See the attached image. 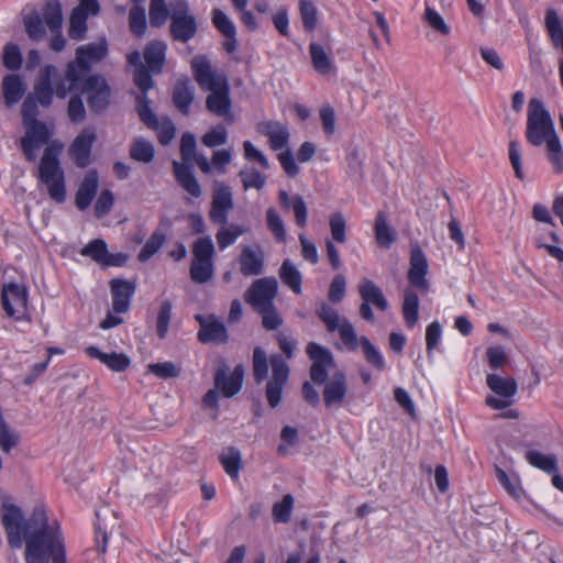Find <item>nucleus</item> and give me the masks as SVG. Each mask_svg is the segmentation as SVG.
I'll list each match as a JSON object with an SVG mask.
<instances>
[{
  "label": "nucleus",
  "mask_w": 563,
  "mask_h": 563,
  "mask_svg": "<svg viewBox=\"0 0 563 563\" xmlns=\"http://www.w3.org/2000/svg\"><path fill=\"white\" fill-rule=\"evenodd\" d=\"M1 522L11 549H20L25 540V563H67L59 525L48 523L43 506L33 509L25 519L20 507L4 503L1 506Z\"/></svg>",
  "instance_id": "nucleus-1"
},
{
  "label": "nucleus",
  "mask_w": 563,
  "mask_h": 563,
  "mask_svg": "<svg viewBox=\"0 0 563 563\" xmlns=\"http://www.w3.org/2000/svg\"><path fill=\"white\" fill-rule=\"evenodd\" d=\"M23 128L25 132L19 141L22 154L27 162H35L37 151L46 145L40 158L35 176L38 183L46 187L48 197L53 201L56 203L65 202V172L59 159L64 145L56 140L49 142L54 134V125L47 124L44 121H37L23 124Z\"/></svg>",
  "instance_id": "nucleus-2"
},
{
  "label": "nucleus",
  "mask_w": 563,
  "mask_h": 563,
  "mask_svg": "<svg viewBox=\"0 0 563 563\" xmlns=\"http://www.w3.org/2000/svg\"><path fill=\"white\" fill-rule=\"evenodd\" d=\"M526 139L533 146L545 144L549 161L558 173L563 172V147L554 122L543 102L538 98L528 103Z\"/></svg>",
  "instance_id": "nucleus-3"
},
{
  "label": "nucleus",
  "mask_w": 563,
  "mask_h": 563,
  "mask_svg": "<svg viewBox=\"0 0 563 563\" xmlns=\"http://www.w3.org/2000/svg\"><path fill=\"white\" fill-rule=\"evenodd\" d=\"M190 66L199 87L205 91H210L206 98L207 110L232 123L234 119L231 112L232 102L227 76L214 73L206 55L195 56Z\"/></svg>",
  "instance_id": "nucleus-4"
},
{
  "label": "nucleus",
  "mask_w": 563,
  "mask_h": 563,
  "mask_svg": "<svg viewBox=\"0 0 563 563\" xmlns=\"http://www.w3.org/2000/svg\"><path fill=\"white\" fill-rule=\"evenodd\" d=\"M269 365L272 377L266 383L265 397L271 408H277L283 400V391L289 378V366L280 354H272L267 357L266 352L256 346L253 350L252 369L254 382L260 385L268 377Z\"/></svg>",
  "instance_id": "nucleus-5"
},
{
  "label": "nucleus",
  "mask_w": 563,
  "mask_h": 563,
  "mask_svg": "<svg viewBox=\"0 0 563 563\" xmlns=\"http://www.w3.org/2000/svg\"><path fill=\"white\" fill-rule=\"evenodd\" d=\"M108 55V43L106 38L97 43H89L76 48V57L66 67L65 77L73 84L79 82L81 77L88 74L93 64L104 59Z\"/></svg>",
  "instance_id": "nucleus-6"
},
{
  "label": "nucleus",
  "mask_w": 563,
  "mask_h": 563,
  "mask_svg": "<svg viewBox=\"0 0 563 563\" xmlns=\"http://www.w3.org/2000/svg\"><path fill=\"white\" fill-rule=\"evenodd\" d=\"M316 313L329 332H339L342 343L349 351L354 352L358 349L355 329L346 318H340L338 311L327 302H322Z\"/></svg>",
  "instance_id": "nucleus-7"
},
{
  "label": "nucleus",
  "mask_w": 563,
  "mask_h": 563,
  "mask_svg": "<svg viewBox=\"0 0 563 563\" xmlns=\"http://www.w3.org/2000/svg\"><path fill=\"white\" fill-rule=\"evenodd\" d=\"M198 32V23L187 3H180L170 12L169 35L174 42L188 43Z\"/></svg>",
  "instance_id": "nucleus-8"
},
{
  "label": "nucleus",
  "mask_w": 563,
  "mask_h": 563,
  "mask_svg": "<svg viewBox=\"0 0 563 563\" xmlns=\"http://www.w3.org/2000/svg\"><path fill=\"white\" fill-rule=\"evenodd\" d=\"M486 384L492 391L501 398L488 396L485 400L486 405L495 410L508 408L512 404V397L516 395L518 385L511 377H501L497 374H488Z\"/></svg>",
  "instance_id": "nucleus-9"
},
{
  "label": "nucleus",
  "mask_w": 563,
  "mask_h": 563,
  "mask_svg": "<svg viewBox=\"0 0 563 563\" xmlns=\"http://www.w3.org/2000/svg\"><path fill=\"white\" fill-rule=\"evenodd\" d=\"M1 303L5 313L15 320L27 314V289L23 284L14 282L4 284L1 291Z\"/></svg>",
  "instance_id": "nucleus-10"
},
{
  "label": "nucleus",
  "mask_w": 563,
  "mask_h": 563,
  "mask_svg": "<svg viewBox=\"0 0 563 563\" xmlns=\"http://www.w3.org/2000/svg\"><path fill=\"white\" fill-rule=\"evenodd\" d=\"M278 283L275 277H264L252 283L244 294V300L254 309L258 310L274 305L277 296Z\"/></svg>",
  "instance_id": "nucleus-11"
},
{
  "label": "nucleus",
  "mask_w": 563,
  "mask_h": 563,
  "mask_svg": "<svg viewBox=\"0 0 563 563\" xmlns=\"http://www.w3.org/2000/svg\"><path fill=\"white\" fill-rule=\"evenodd\" d=\"M307 355L312 361L310 378L316 385H323L328 382V369L335 366L333 354L322 345L310 342L306 347Z\"/></svg>",
  "instance_id": "nucleus-12"
},
{
  "label": "nucleus",
  "mask_w": 563,
  "mask_h": 563,
  "mask_svg": "<svg viewBox=\"0 0 563 563\" xmlns=\"http://www.w3.org/2000/svg\"><path fill=\"white\" fill-rule=\"evenodd\" d=\"M244 366L238 364L229 374V366L222 362L214 372V388L225 398H232L240 393L244 379Z\"/></svg>",
  "instance_id": "nucleus-13"
},
{
  "label": "nucleus",
  "mask_w": 563,
  "mask_h": 563,
  "mask_svg": "<svg viewBox=\"0 0 563 563\" xmlns=\"http://www.w3.org/2000/svg\"><path fill=\"white\" fill-rule=\"evenodd\" d=\"M82 91L88 93L87 102L92 112L101 113L109 107L111 91L102 76H89L84 82Z\"/></svg>",
  "instance_id": "nucleus-14"
},
{
  "label": "nucleus",
  "mask_w": 563,
  "mask_h": 563,
  "mask_svg": "<svg viewBox=\"0 0 563 563\" xmlns=\"http://www.w3.org/2000/svg\"><path fill=\"white\" fill-rule=\"evenodd\" d=\"M233 195L229 186L217 183L212 192L209 219L214 224L225 225L229 212L233 209Z\"/></svg>",
  "instance_id": "nucleus-15"
},
{
  "label": "nucleus",
  "mask_w": 563,
  "mask_h": 563,
  "mask_svg": "<svg viewBox=\"0 0 563 563\" xmlns=\"http://www.w3.org/2000/svg\"><path fill=\"white\" fill-rule=\"evenodd\" d=\"M195 319L198 321L200 329L197 338L199 342L225 344L229 341V332L225 324L220 321L214 314H196Z\"/></svg>",
  "instance_id": "nucleus-16"
},
{
  "label": "nucleus",
  "mask_w": 563,
  "mask_h": 563,
  "mask_svg": "<svg viewBox=\"0 0 563 563\" xmlns=\"http://www.w3.org/2000/svg\"><path fill=\"white\" fill-rule=\"evenodd\" d=\"M80 255L90 257L93 262L103 267L123 266L128 262L124 253H110L104 240L95 239L80 250Z\"/></svg>",
  "instance_id": "nucleus-17"
},
{
  "label": "nucleus",
  "mask_w": 563,
  "mask_h": 563,
  "mask_svg": "<svg viewBox=\"0 0 563 563\" xmlns=\"http://www.w3.org/2000/svg\"><path fill=\"white\" fill-rule=\"evenodd\" d=\"M409 265L407 278L410 286L421 294H427L430 289V283L427 279L429 265L423 251L419 246L411 249Z\"/></svg>",
  "instance_id": "nucleus-18"
},
{
  "label": "nucleus",
  "mask_w": 563,
  "mask_h": 563,
  "mask_svg": "<svg viewBox=\"0 0 563 563\" xmlns=\"http://www.w3.org/2000/svg\"><path fill=\"white\" fill-rule=\"evenodd\" d=\"M96 137L97 135L92 128H85L75 137L68 153L76 166L85 168L91 163V150Z\"/></svg>",
  "instance_id": "nucleus-19"
},
{
  "label": "nucleus",
  "mask_w": 563,
  "mask_h": 563,
  "mask_svg": "<svg viewBox=\"0 0 563 563\" xmlns=\"http://www.w3.org/2000/svg\"><path fill=\"white\" fill-rule=\"evenodd\" d=\"M57 76V68L54 65H45L34 84L33 92L35 100L44 108H48L53 103L54 89L53 79Z\"/></svg>",
  "instance_id": "nucleus-20"
},
{
  "label": "nucleus",
  "mask_w": 563,
  "mask_h": 563,
  "mask_svg": "<svg viewBox=\"0 0 563 563\" xmlns=\"http://www.w3.org/2000/svg\"><path fill=\"white\" fill-rule=\"evenodd\" d=\"M322 391L324 406L330 409L342 406L347 394V380L343 372H336L325 382Z\"/></svg>",
  "instance_id": "nucleus-21"
},
{
  "label": "nucleus",
  "mask_w": 563,
  "mask_h": 563,
  "mask_svg": "<svg viewBox=\"0 0 563 563\" xmlns=\"http://www.w3.org/2000/svg\"><path fill=\"white\" fill-rule=\"evenodd\" d=\"M257 131L267 136L271 150L280 151L288 148L289 131L286 124L279 121H264L257 125Z\"/></svg>",
  "instance_id": "nucleus-22"
},
{
  "label": "nucleus",
  "mask_w": 563,
  "mask_h": 563,
  "mask_svg": "<svg viewBox=\"0 0 563 563\" xmlns=\"http://www.w3.org/2000/svg\"><path fill=\"white\" fill-rule=\"evenodd\" d=\"M110 290L113 311L119 314L125 313L130 308L135 286L129 280L115 278L110 282Z\"/></svg>",
  "instance_id": "nucleus-23"
},
{
  "label": "nucleus",
  "mask_w": 563,
  "mask_h": 563,
  "mask_svg": "<svg viewBox=\"0 0 563 563\" xmlns=\"http://www.w3.org/2000/svg\"><path fill=\"white\" fill-rule=\"evenodd\" d=\"M172 100L181 114L190 113V107L195 100V87L188 77L184 76L176 81L172 91Z\"/></svg>",
  "instance_id": "nucleus-24"
},
{
  "label": "nucleus",
  "mask_w": 563,
  "mask_h": 563,
  "mask_svg": "<svg viewBox=\"0 0 563 563\" xmlns=\"http://www.w3.org/2000/svg\"><path fill=\"white\" fill-rule=\"evenodd\" d=\"M85 353L88 357L98 360L109 369L118 373L124 372L131 364V360L126 354L117 352L104 353L95 345L87 346Z\"/></svg>",
  "instance_id": "nucleus-25"
},
{
  "label": "nucleus",
  "mask_w": 563,
  "mask_h": 563,
  "mask_svg": "<svg viewBox=\"0 0 563 563\" xmlns=\"http://www.w3.org/2000/svg\"><path fill=\"white\" fill-rule=\"evenodd\" d=\"M98 173L91 169L85 175L75 195V205L80 211L86 210L91 205L98 192Z\"/></svg>",
  "instance_id": "nucleus-26"
},
{
  "label": "nucleus",
  "mask_w": 563,
  "mask_h": 563,
  "mask_svg": "<svg viewBox=\"0 0 563 563\" xmlns=\"http://www.w3.org/2000/svg\"><path fill=\"white\" fill-rule=\"evenodd\" d=\"M167 44L159 40L148 42L143 52L146 68H148L153 75H159L163 73L164 65L166 62Z\"/></svg>",
  "instance_id": "nucleus-27"
},
{
  "label": "nucleus",
  "mask_w": 563,
  "mask_h": 563,
  "mask_svg": "<svg viewBox=\"0 0 563 563\" xmlns=\"http://www.w3.org/2000/svg\"><path fill=\"white\" fill-rule=\"evenodd\" d=\"M240 272L244 276H257L264 272V253L258 247L244 246L239 256Z\"/></svg>",
  "instance_id": "nucleus-28"
},
{
  "label": "nucleus",
  "mask_w": 563,
  "mask_h": 563,
  "mask_svg": "<svg viewBox=\"0 0 563 563\" xmlns=\"http://www.w3.org/2000/svg\"><path fill=\"white\" fill-rule=\"evenodd\" d=\"M173 170L178 185L195 198L201 196V187L192 173V167L187 164L173 162Z\"/></svg>",
  "instance_id": "nucleus-29"
},
{
  "label": "nucleus",
  "mask_w": 563,
  "mask_h": 563,
  "mask_svg": "<svg viewBox=\"0 0 563 563\" xmlns=\"http://www.w3.org/2000/svg\"><path fill=\"white\" fill-rule=\"evenodd\" d=\"M358 294L362 301L375 306L380 311L388 309V301L383 290L371 279L363 278L358 284Z\"/></svg>",
  "instance_id": "nucleus-30"
},
{
  "label": "nucleus",
  "mask_w": 563,
  "mask_h": 563,
  "mask_svg": "<svg viewBox=\"0 0 563 563\" xmlns=\"http://www.w3.org/2000/svg\"><path fill=\"white\" fill-rule=\"evenodd\" d=\"M25 92V85L19 75H7L2 80V93L7 107L18 103Z\"/></svg>",
  "instance_id": "nucleus-31"
},
{
  "label": "nucleus",
  "mask_w": 563,
  "mask_h": 563,
  "mask_svg": "<svg viewBox=\"0 0 563 563\" xmlns=\"http://www.w3.org/2000/svg\"><path fill=\"white\" fill-rule=\"evenodd\" d=\"M545 27L551 41L556 48H561L562 58L559 70L563 68V22L554 9H548L545 12Z\"/></svg>",
  "instance_id": "nucleus-32"
},
{
  "label": "nucleus",
  "mask_w": 563,
  "mask_h": 563,
  "mask_svg": "<svg viewBox=\"0 0 563 563\" xmlns=\"http://www.w3.org/2000/svg\"><path fill=\"white\" fill-rule=\"evenodd\" d=\"M374 231L377 244L384 249L390 247V245L396 241V232L388 224L387 216L383 211H379L376 214Z\"/></svg>",
  "instance_id": "nucleus-33"
},
{
  "label": "nucleus",
  "mask_w": 563,
  "mask_h": 563,
  "mask_svg": "<svg viewBox=\"0 0 563 563\" xmlns=\"http://www.w3.org/2000/svg\"><path fill=\"white\" fill-rule=\"evenodd\" d=\"M309 53L312 66L317 73L327 75L332 71L333 62L321 44L311 42L309 44Z\"/></svg>",
  "instance_id": "nucleus-34"
},
{
  "label": "nucleus",
  "mask_w": 563,
  "mask_h": 563,
  "mask_svg": "<svg viewBox=\"0 0 563 563\" xmlns=\"http://www.w3.org/2000/svg\"><path fill=\"white\" fill-rule=\"evenodd\" d=\"M402 316L408 328H413L419 318V297L415 289L404 291Z\"/></svg>",
  "instance_id": "nucleus-35"
},
{
  "label": "nucleus",
  "mask_w": 563,
  "mask_h": 563,
  "mask_svg": "<svg viewBox=\"0 0 563 563\" xmlns=\"http://www.w3.org/2000/svg\"><path fill=\"white\" fill-rule=\"evenodd\" d=\"M219 461L224 472L231 477L232 481L239 479L240 470L242 467V456L240 450L230 446L227 452L219 455Z\"/></svg>",
  "instance_id": "nucleus-36"
},
{
  "label": "nucleus",
  "mask_w": 563,
  "mask_h": 563,
  "mask_svg": "<svg viewBox=\"0 0 563 563\" xmlns=\"http://www.w3.org/2000/svg\"><path fill=\"white\" fill-rule=\"evenodd\" d=\"M279 277L295 294H301L302 276L289 258L283 262L279 268Z\"/></svg>",
  "instance_id": "nucleus-37"
},
{
  "label": "nucleus",
  "mask_w": 563,
  "mask_h": 563,
  "mask_svg": "<svg viewBox=\"0 0 563 563\" xmlns=\"http://www.w3.org/2000/svg\"><path fill=\"white\" fill-rule=\"evenodd\" d=\"M49 31L54 33L59 31L63 24V11L62 3L59 0H46L43 7V19H42Z\"/></svg>",
  "instance_id": "nucleus-38"
},
{
  "label": "nucleus",
  "mask_w": 563,
  "mask_h": 563,
  "mask_svg": "<svg viewBox=\"0 0 563 563\" xmlns=\"http://www.w3.org/2000/svg\"><path fill=\"white\" fill-rule=\"evenodd\" d=\"M222 228L216 233L218 246L221 251L225 250L243 234L249 232V228L240 224L231 223L221 225Z\"/></svg>",
  "instance_id": "nucleus-39"
},
{
  "label": "nucleus",
  "mask_w": 563,
  "mask_h": 563,
  "mask_svg": "<svg viewBox=\"0 0 563 563\" xmlns=\"http://www.w3.org/2000/svg\"><path fill=\"white\" fill-rule=\"evenodd\" d=\"M130 157L136 162L148 164L154 158V146L150 141L135 137L129 150Z\"/></svg>",
  "instance_id": "nucleus-40"
},
{
  "label": "nucleus",
  "mask_w": 563,
  "mask_h": 563,
  "mask_svg": "<svg viewBox=\"0 0 563 563\" xmlns=\"http://www.w3.org/2000/svg\"><path fill=\"white\" fill-rule=\"evenodd\" d=\"M357 341L366 362L375 369L379 372L384 371L386 363L379 350L369 341L367 336H361L360 339L357 338Z\"/></svg>",
  "instance_id": "nucleus-41"
},
{
  "label": "nucleus",
  "mask_w": 563,
  "mask_h": 563,
  "mask_svg": "<svg viewBox=\"0 0 563 563\" xmlns=\"http://www.w3.org/2000/svg\"><path fill=\"white\" fill-rule=\"evenodd\" d=\"M526 460L530 465L543 472L555 473L558 471V461L555 455H545L537 450H529L526 452Z\"/></svg>",
  "instance_id": "nucleus-42"
},
{
  "label": "nucleus",
  "mask_w": 563,
  "mask_h": 563,
  "mask_svg": "<svg viewBox=\"0 0 563 563\" xmlns=\"http://www.w3.org/2000/svg\"><path fill=\"white\" fill-rule=\"evenodd\" d=\"M244 190H262L266 185V176L254 167H245L239 172Z\"/></svg>",
  "instance_id": "nucleus-43"
},
{
  "label": "nucleus",
  "mask_w": 563,
  "mask_h": 563,
  "mask_svg": "<svg viewBox=\"0 0 563 563\" xmlns=\"http://www.w3.org/2000/svg\"><path fill=\"white\" fill-rule=\"evenodd\" d=\"M165 234L159 230H155L141 249L137 255V260L142 263L147 262L154 254H156L162 249L163 244L165 243Z\"/></svg>",
  "instance_id": "nucleus-44"
},
{
  "label": "nucleus",
  "mask_w": 563,
  "mask_h": 563,
  "mask_svg": "<svg viewBox=\"0 0 563 563\" xmlns=\"http://www.w3.org/2000/svg\"><path fill=\"white\" fill-rule=\"evenodd\" d=\"M299 13L306 32H313L318 24V9L310 0H299Z\"/></svg>",
  "instance_id": "nucleus-45"
},
{
  "label": "nucleus",
  "mask_w": 563,
  "mask_h": 563,
  "mask_svg": "<svg viewBox=\"0 0 563 563\" xmlns=\"http://www.w3.org/2000/svg\"><path fill=\"white\" fill-rule=\"evenodd\" d=\"M129 27L136 37H142L147 29L145 9L142 5H134L129 12Z\"/></svg>",
  "instance_id": "nucleus-46"
},
{
  "label": "nucleus",
  "mask_w": 563,
  "mask_h": 563,
  "mask_svg": "<svg viewBox=\"0 0 563 563\" xmlns=\"http://www.w3.org/2000/svg\"><path fill=\"white\" fill-rule=\"evenodd\" d=\"M150 23L153 27L163 26L167 19H170L165 0H151L148 8Z\"/></svg>",
  "instance_id": "nucleus-47"
},
{
  "label": "nucleus",
  "mask_w": 563,
  "mask_h": 563,
  "mask_svg": "<svg viewBox=\"0 0 563 563\" xmlns=\"http://www.w3.org/2000/svg\"><path fill=\"white\" fill-rule=\"evenodd\" d=\"M147 96L136 97V111L141 121L150 129H158V119L150 106Z\"/></svg>",
  "instance_id": "nucleus-48"
},
{
  "label": "nucleus",
  "mask_w": 563,
  "mask_h": 563,
  "mask_svg": "<svg viewBox=\"0 0 563 563\" xmlns=\"http://www.w3.org/2000/svg\"><path fill=\"white\" fill-rule=\"evenodd\" d=\"M214 274L213 262L194 261L190 265V278L197 284L208 283Z\"/></svg>",
  "instance_id": "nucleus-49"
},
{
  "label": "nucleus",
  "mask_w": 563,
  "mask_h": 563,
  "mask_svg": "<svg viewBox=\"0 0 563 563\" xmlns=\"http://www.w3.org/2000/svg\"><path fill=\"white\" fill-rule=\"evenodd\" d=\"M172 309L173 305L168 299L163 300L159 305L156 319V333L159 339H165L168 333L172 319Z\"/></svg>",
  "instance_id": "nucleus-50"
},
{
  "label": "nucleus",
  "mask_w": 563,
  "mask_h": 563,
  "mask_svg": "<svg viewBox=\"0 0 563 563\" xmlns=\"http://www.w3.org/2000/svg\"><path fill=\"white\" fill-rule=\"evenodd\" d=\"M294 508V497L286 494L283 499L273 505L272 515L275 522L287 523Z\"/></svg>",
  "instance_id": "nucleus-51"
},
{
  "label": "nucleus",
  "mask_w": 563,
  "mask_h": 563,
  "mask_svg": "<svg viewBox=\"0 0 563 563\" xmlns=\"http://www.w3.org/2000/svg\"><path fill=\"white\" fill-rule=\"evenodd\" d=\"M266 224L268 230L273 233L275 240L279 243L286 240V229L279 213L274 208H268L266 211Z\"/></svg>",
  "instance_id": "nucleus-52"
},
{
  "label": "nucleus",
  "mask_w": 563,
  "mask_h": 563,
  "mask_svg": "<svg viewBox=\"0 0 563 563\" xmlns=\"http://www.w3.org/2000/svg\"><path fill=\"white\" fill-rule=\"evenodd\" d=\"M87 19L85 14L71 11L68 29V35L71 40L81 41L85 38L88 30Z\"/></svg>",
  "instance_id": "nucleus-53"
},
{
  "label": "nucleus",
  "mask_w": 563,
  "mask_h": 563,
  "mask_svg": "<svg viewBox=\"0 0 563 563\" xmlns=\"http://www.w3.org/2000/svg\"><path fill=\"white\" fill-rule=\"evenodd\" d=\"M41 15L36 12L24 19V27L27 36L32 41H41L45 36V25Z\"/></svg>",
  "instance_id": "nucleus-54"
},
{
  "label": "nucleus",
  "mask_w": 563,
  "mask_h": 563,
  "mask_svg": "<svg viewBox=\"0 0 563 563\" xmlns=\"http://www.w3.org/2000/svg\"><path fill=\"white\" fill-rule=\"evenodd\" d=\"M194 261L212 262L214 245L210 236L198 239L192 245Z\"/></svg>",
  "instance_id": "nucleus-55"
},
{
  "label": "nucleus",
  "mask_w": 563,
  "mask_h": 563,
  "mask_svg": "<svg viewBox=\"0 0 563 563\" xmlns=\"http://www.w3.org/2000/svg\"><path fill=\"white\" fill-rule=\"evenodd\" d=\"M262 317V325L267 331L277 330L284 322L275 305L255 310Z\"/></svg>",
  "instance_id": "nucleus-56"
},
{
  "label": "nucleus",
  "mask_w": 563,
  "mask_h": 563,
  "mask_svg": "<svg viewBox=\"0 0 563 563\" xmlns=\"http://www.w3.org/2000/svg\"><path fill=\"white\" fill-rule=\"evenodd\" d=\"M212 24L223 35H236V27L232 20L220 9L212 10Z\"/></svg>",
  "instance_id": "nucleus-57"
},
{
  "label": "nucleus",
  "mask_w": 563,
  "mask_h": 563,
  "mask_svg": "<svg viewBox=\"0 0 563 563\" xmlns=\"http://www.w3.org/2000/svg\"><path fill=\"white\" fill-rule=\"evenodd\" d=\"M228 141V131L224 125L218 124L211 128L201 137V142L205 146L213 148L220 145H224Z\"/></svg>",
  "instance_id": "nucleus-58"
},
{
  "label": "nucleus",
  "mask_w": 563,
  "mask_h": 563,
  "mask_svg": "<svg viewBox=\"0 0 563 563\" xmlns=\"http://www.w3.org/2000/svg\"><path fill=\"white\" fill-rule=\"evenodd\" d=\"M22 65V54L16 44L8 43L3 48V66L9 70H18Z\"/></svg>",
  "instance_id": "nucleus-59"
},
{
  "label": "nucleus",
  "mask_w": 563,
  "mask_h": 563,
  "mask_svg": "<svg viewBox=\"0 0 563 563\" xmlns=\"http://www.w3.org/2000/svg\"><path fill=\"white\" fill-rule=\"evenodd\" d=\"M196 137L190 132H185L180 139V156L184 161L183 164L192 163L194 158L198 155Z\"/></svg>",
  "instance_id": "nucleus-60"
},
{
  "label": "nucleus",
  "mask_w": 563,
  "mask_h": 563,
  "mask_svg": "<svg viewBox=\"0 0 563 563\" xmlns=\"http://www.w3.org/2000/svg\"><path fill=\"white\" fill-rule=\"evenodd\" d=\"M147 371L163 379L178 377L180 374V369L173 362L151 363Z\"/></svg>",
  "instance_id": "nucleus-61"
},
{
  "label": "nucleus",
  "mask_w": 563,
  "mask_h": 563,
  "mask_svg": "<svg viewBox=\"0 0 563 563\" xmlns=\"http://www.w3.org/2000/svg\"><path fill=\"white\" fill-rule=\"evenodd\" d=\"M243 152L247 162H256L263 169H269L267 157L251 141L243 142Z\"/></svg>",
  "instance_id": "nucleus-62"
},
{
  "label": "nucleus",
  "mask_w": 563,
  "mask_h": 563,
  "mask_svg": "<svg viewBox=\"0 0 563 563\" xmlns=\"http://www.w3.org/2000/svg\"><path fill=\"white\" fill-rule=\"evenodd\" d=\"M38 104L34 96L27 95L21 107L22 124L40 121L37 119L40 115Z\"/></svg>",
  "instance_id": "nucleus-63"
},
{
  "label": "nucleus",
  "mask_w": 563,
  "mask_h": 563,
  "mask_svg": "<svg viewBox=\"0 0 563 563\" xmlns=\"http://www.w3.org/2000/svg\"><path fill=\"white\" fill-rule=\"evenodd\" d=\"M114 203V196L111 190L104 189L100 192L95 203V214L97 218H103L107 216Z\"/></svg>",
  "instance_id": "nucleus-64"
}]
</instances>
